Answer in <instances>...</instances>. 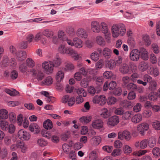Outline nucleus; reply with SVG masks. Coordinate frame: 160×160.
Wrapping results in <instances>:
<instances>
[{"label":"nucleus","mask_w":160,"mask_h":160,"mask_svg":"<svg viewBox=\"0 0 160 160\" xmlns=\"http://www.w3.org/2000/svg\"><path fill=\"white\" fill-rule=\"evenodd\" d=\"M29 129L32 132H34V129H35L36 132L37 133H38L40 131V128L38 125L35 123H32L30 125Z\"/></svg>","instance_id":"obj_22"},{"label":"nucleus","mask_w":160,"mask_h":160,"mask_svg":"<svg viewBox=\"0 0 160 160\" xmlns=\"http://www.w3.org/2000/svg\"><path fill=\"white\" fill-rule=\"evenodd\" d=\"M148 72L150 74L155 77L158 76L159 74L158 68L155 66L151 67L149 69Z\"/></svg>","instance_id":"obj_12"},{"label":"nucleus","mask_w":160,"mask_h":160,"mask_svg":"<svg viewBox=\"0 0 160 160\" xmlns=\"http://www.w3.org/2000/svg\"><path fill=\"white\" fill-rule=\"evenodd\" d=\"M93 101L94 103H99L101 105H103L106 102L107 99L104 95L95 96L93 99Z\"/></svg>","instance_id":"obj_7"},{"label":"nucleus","mask_w":160,"mask_h":160,"mask_svg":"<svg viewBox=\"0 0 160 160\" xmlns=\"http://www.w3.org/2000/svg\"><path fill=\"white\" fill-rule=\"evenodd\" d=\"M158 97V93L156 92H152L148 95L149 100L153 101L156 100Z\"/></svg>","instance_id":"obj_34"},{"label":"nucleus","mask_w":160,"mask_h":160,"mask_svg":"<svg viewBox=\"0 0 160 160\" xmlns=\"http://www.w3.org/2000/svg\"><path fill=\"white\" fill-rule=\"evenodd\" d=\"M64 73L62 71H60L57 73L56 78L58 82H60L62 79L64 77Z\"/></svg>","instance_id":"obj_38"},{"label":"nucleus","mask_w":160,"mask_h":160,"mask_svg":"<svg viewBox=\"0 0 160 160\" xmlns=\"http://www.w3.org/2000/svg\"><path fill=\"white\" fill-rule=\"evenodd\" d=\"M131 136L130 132L127 131L125 130L123 132H119L118 135V138L121 140L124 139L128 141L131 139Z\"/></svg>","instance_id":"obj_6"},{"label":"nucleus","mask_w":160,"mask_h":160,"mask_svg":"<svg viewBox=\"0 0 160 160\" xmlns=\"http://www.w3.org/2000/svg\"><path fill=\"white\" fill-rule=\"evenodd\" d=\"M76 35L80 38H86L87 37V34L86 31L81 28H79L77 30Z\"/></svg>","instance_id":"obj_11"},{"label":"nucleus","mask_w":160,"mask_h":160,"mask_svg":"<svg viewBox=\"0 0 160 160\" xmlns=\"http://www.w3.org/2000/svg\"><path fill=\"white\" fill-rule=\"evenodd\" d=\"M90 58L92 60L96 62L99 59V55L97 52L94 51L91 54Z\"/></svg>","instance_id":"obj_32"},{"label":"nucleus","mask_w":160,"mask_h":160,"mask_svg":"<svg viewBox=\"0 0 160 160\" xmlns=\"http://www.w3.org/2000/svg\"><path fill=\"white\" fill-rule=\"evenodd\" d=\"M152 48L154 52L158 54L159 52V48L158 45L156 43H153L152 45Z\"/></svg>","instance_id":"obj_54"},{"label":"nucleus","mask_w":160,"mask_h":160,"mask_svg":"<svg viewBox=\"0 0 160 160\" xmlns=\"http://www.w3.org/2000/svg\"><path fill=\"white\" fill-rule=\"evenodd\" d=\"M41 134L43 137H45L47 138H49L51 137L50 134L47 131L44 129L42 130Z\"/></svg>","instance_id":"obj_63"},{"label":"nucleus","mask_w":160,"mask_h":160,"mask_svg":"<svg viewBox=\"0 0 160 160\" xmlns=\"http://www.w3.org/2000/svg\"><path fill=\"white\" fill-rule=\"evenodd\" d=\"M122 90L120 87L115 88L114 90H113L112 93L113 94L116 96H119L122 94Z\"/></svg>","instance_id":"obj_43"},{"label":"nucleus","mask_w":160,"mask_h":160,"mask_svg":"<svg viewBox=\"0 0 160 160\" xmlns=\"http://www.w3.org/2000/svg\"><path fill=\"white\" fill-rule=\"evenodd\" d=\"M126 31L125 26L122 23L113 25L112 27V36L114 38H117L119 35L123 36Z\"/></svg>","instance_id":"obj_1"},{"label":"nucleus","mask_w":160,"mask_h":160,"mask_svg":"<svg viewBox=\"0 0 160 160\" xmlns=\"http://www.w3.org/2000/svg\"><path fill=\"white\" fill-rule=\"evenodd\" d=\"M152 126L153 128L156 130H160V122L158 121H155L153 122Z\"/></svg>","instance_id":"obj_53"},{"label":"nucleus","mask_w":160,"mask_h":160,"mask_svg":"<svg viewBox=\"0 0 160 160\" xmlns=\"http://www.w3.org/2000/svg\"><path fill=\"white\" fill-rule=\"evenodd\" d=\"M130 79L131 78L128 76L123 77L122 78V81L123 82L122 85L124 87H126V84L129 82Z\"/></svg>","instance_id":"obj_61"},{"label":"nucleus","mask_w":160,"mask_h":160,"mask_svg":"<svg viewBox=\"0 0 160 160\" xmlns=\"http://www.w3.org/2000/svg\"><path fill=\"white\" fill-rule=\"evenodd\" d=\"M18 72L15 70L12 71L10 74V77L12 79H16L18 78Z\"/></svg>","instance_id":"obj_52"},{"label":"nucleus","mask_w":160,"mask_h":160,"mask_svg":"<svg viewBox=\"0 0 160 160\" xmlns=\"http://www.w3.org/2000/svg\"><path fill=\"white\" fill-rule=\"evenodd\" d=\"M8 123L6 121L2 120L1 121L0 126L1 128L3 130L7 131L8 127Z\"/></svg>","instance_id":"obj_35"},{"label":"nucleus","mask_w":160,"mask_h":160,"mask_svg":"<svg viewBox=\"0 0 160 160\" xmlns=\"http://www.w3.org/2000/svg\"><path fill=\"white\" fill-rule=\"evenodd\" d=\"M27 66L29 68H32L35 66V63L31 58H28L26 60Z\"/></svg>","instance_id":"obj_48"},{"label":"nucleus","mask_w":160,"mask_h":160,"mask_svg":"<svg viewBox=\"0 0 160 160\" xmlns=\"http://www.w3.org/2000/svg\"><path fill=\"white\" fill-rule=\"evenodd\" d=\"M112 54V51L111 49L108 48H104L102 54L105 58L107 59L110 58L111 57Z\"/></svg>","instance_id":"obj_14"},{"label":"nucleus","mask_w":160,"mask_h":160,"mask_svg":"<svg viewBox=\"0 0 160 160\" xmlns=\"http://www.w3.org/2000/svg\"><path fill=\"white\" fill-rule=\"evenodd\" d=\"M42 68L48 74L52 73L53 70V66L52 61H48L44 62L42 64Z\"/></svg>","instance_id":"obj_2"},{"label":"nucleus","mask_w":160,"mask_h":160,"mask_svg":"<svg viewBox=\"0 0 160 160\" xmlns=\"http://www.w3.org/2000/svg\"><path fill=\"white\" fill-rule=\"evenodd\" d=\"M127 88L131 91L136 89L137 88V85L133 83H130L127 85Z\"/></svg>","instance_id":"obj_46"},{"label":"nucleus","mask_w":160,"mask_h":160,"mask_svg":"<svg viewBox=\"0 0 160 160\" xmlns=\"http://www.w3.org/2000/svg\"><path fill=\"white\" fill-rule=\"evenodd\" d=\"M64 51L65 53L71 56L75 60H78L79 58V56L77 54V52L71 48H65Z\"/></svg>","instance_id":"obj_4"},{"label":"nucleus","mask_w":160,"mask_h":160,"mask_svg":"<svg viewBox=\"0 0 160 160\" xmlns=\"http://www.w3.org/2000/svg\"><path fill=\"white\" fill-rule=\"evenodd\" d=\"M157 83L156 81L153 80L149 82V89L151 91H154L156 89Z\"/></svg>","instance_id":"obj_27"},{"label":"nucleus","mask_w":160,"mask_h":160,"mask_svg":"<svg viewBox=\"0 0 160 160\" xmlns=\"http://www.w3.org/2000/svg\"><path fill=\"white\" fill-rule=\"evenodd\" d=\"M20 71L22 73H24L27 70V68L25 63H22L21 64L19 67Z\"/></svg>","instance_id":"obj_57"},{"label":"nucleus","mask_w":160,"mask_h":160,"mask_svg":"<svg viewBox=\"0 0 160 160\" xmlns=\"http://www.w3.org/2000/svg\"><path fill=\"white\" fill-rule=\"evenodd\" d=\"M91 28L93 32L98 33L100 31V26L96 21H93L91 23Z\"/></svg>","instance_id":"obj_15"},{"label":"nucleus","mask_w":160,"mask_h":160,"mask_svg":"<svg viewBox=\"0 0 160 160\" xmlns=\"http://www.w3.org/2000/svg\"><path fill=\"white\" fill-rule=\"evenodd\" d=\"M123 151L125 154L128 155L132 151L131 148L128 145H126L123 148Z\"/></svg>","instance_id":"obj_62"},{"label":"nucleus","mask_w":160,"mask_h":160,"mask_svg":"<svg viewBox=\"0 0 160 160\" xmlns=\"http://www.w3.org/2000/svg\"><path fill=\"white\" fill-rule=\"evenodd\" d=\"M37 143L40 146H44L47 145V142L42 138H41L38 140Z\"/></svg>","instance_id":"obj_64"},{"label":"nucleus","mask_w":160,"mask_h":160,"mask_svg":"<svg viewBox=\"0 0 160 160\" xmlns=\"http://www.w3.org/2000/svg\"><path fill=\"white\" fill-rule=\"evenodd\" d=\"M18 138L22 140H28L30 138L29 133L23 129H21L18 132Z\"/></svg>","instance_id":"obj_3"},{"label":"nucleus","mask_w":160,"mask_h":160,"mask_svg":"<svg viewBox=\"0 0 160 160\" xmlns=\"http://www.w3.org/2000/svg\"><path fill=\"white\" fill-rule=\"evenodd\" d=\"M116 102V98L112 96L109 97L107 100V103L108 105L114 104Z\"/></svg>","instance_id":"obj_37"},{"label":"nucleus","mask_w":160,"mask_h":160,"mask_svg":"<svg viewBox=\"0 0 160 160\" xmlns=\"http://www.w3.org/2000/svg\"><path fill=\"white\" fill-rule=\"evenodd\" d=\"M140 56V51L137 49L132 50L130 54V59L134 61H138Z\"/></svg>","instance_id":"obj_5"},{"label":"nucleus","mask_w":160,"mask_h":160,"mask_svg":"<svg viewBox=\"0 0 160 160\" xmlns=\"http://www.w3.org/2000/svg\"><path fill=\"white\" fill-rule=\"evenodd\" d=\"M120 71L123 74H131L133 71L130 69L128 65L123 64L120 68Z\"/></svg>","instance_id":"obj_10"},{"label":"nucleus","mask_w":160,"mask_h":160,"mask_svg":"<svg viewBox=\"0 0 160 160\" xmlns=\"http://www.w3.org/2000/svg\"><path fill=\"white\" fill-rule=\"evenodd\" d=\"M132 122L135 123H138L140 122V114H136L132 118Z\"/></svg>","instance_id":"obj_50"},{"label":"nucleus","mask_w":160,"mask_h":160,"mask_svg":"<svg viewBox=\"0 0 160 160\" xmlns=\"http://www.w3.org/2000/svg\"><path fill=\"white\" fill-rule=\"evenodd\" d=\"M156 138L153 137H151L149 139L148 145L149 147L153 148L156 145Z\"/></svg>","instance_id":"obj_31"},{"label":"nucleus","mask_w":160,"mask_h":160,"mask_svg":"<svg viewBox=\"0 0 160 160\" xmlns=\"http://www.w3.org/2000/svg\"><path fill=\"white\" fill-rule=\"evenodd\" d=\"M136 97V94L133 91L130 92L127 97L128 98L129 100H133Z\"/></svg>","instance_id":"obj_58"},{"label":"nucleus","mask_w":160,"mask_h":160,"mask_svg":"<svg viewBox=\"0 0 160 160\" xmlns=\"http://www.w3.org/2000/svg\"><path fill=\"white\" fill-rule=\"evenodd\" d=\"M105 66L110 69H113L116 66L115 61L112 59L107 61L106 62Z\"/></svg>","instance_id":"obj_18"},{"label":"nucleus","mask_w":160,"mask_h":160,"mask_svg":"<svg viewBox=\"0 0 160 160\" xmlns=\"http://www.w3.org/2000/svg\"><path fill=\"white\" fill-rule=\"evenodd\" d=\"M52 62L53 67H57L60 66L62 62L61 59L59 57H57Z\"/></svg>","instance_id":"obj_29"},{"label":"nucleus","mask_w":160,"mask_h":160,"mask_svg":"<svg viewBox=\"0 0 160 160\" xmlns=\"http://www.w3.org/2000/svg\"><path fill=\"white\" fill-rule=\"evenodd\" d=\"M93 143L95 145H98L101 142V138L100 137L97 136L94 137L93 138Z\"/></svg>","instance_id":"obj_59"},{"label":"nucleus","mask_w":160,"mask_h":160,"mask_svg":"<svg viewBox=\"0 0 160 160\" xmlns=\"http://www.w3.org/2000/svg\"><path fill=\"white\" fill-rule=\"evenodd\" d=\"M16 146L17 148H21L22 150H25L26 149L24 142L23 141L20 140L18 141Z\"/></svg>","instance_id":"obj_33"},{"label":"nucleus","mask_w":160,"mask_h":160,"mask_svg":"<svg viewBox=\"0 0 160 160\" xmlns=\"http://www.w3.org/2000/svg\"><path fill=\"white\" fill-rule=\"evenodd\" d=\"M121 105L122 107L126 108H130L132 106V104L131 101L126 100L122 101L121 102Z\"/></svg>","instance_id":"obj_24"},{"label":"nucleus","mask_w":160,"mask_h":160,"mask_svg":"<svg viewBox=\"0 0 160 160\" xmlns=\"http://www.w3.org/2000/svg\"><path fill=\"white\" fill-rule=\"evenodd\" d=\"M90 160H96L98 158L97 154L95 151H92L89 154Z\"/></svg>","instance_id":"obj_41"},{"label":"nucleus","mask_w":160,"mask_h":160,"mask_svg":"<svg viewBox=\"0 0 160 160\" xmlns=\"http://www.w3.org/2000/svg\"><path fill=\"white\" fill-rule=\"evenodd\" d=\"M96 83L98 87H100L102 85L104 80V78L102 77H96Z\"/></svg>","instance_id":"obj_40"},{"label":"nucleus","mask_w":160,"mask_h":160,"mask_svg":"<svg viewBox=\"0 0 160 160\" xmlns=\"http://www.w3.org/2000/svg\"><path fill=\"white\" fill-rule=\"evenodd\" d=\"M102 113L100 114L101 116L104 118H107L111 115L110 112L107 108L102 109Z\"/></svg>","instance_id":"obj_26"},{"label":"nucleus","mask_w":160,"mask_h":160,"mask_svg":"<svg viewBox=\"0 0 160 160\" xmlns=\"http://www.w3.org/2000/svg\"><path fill=\"white\" fill-rule=\"evenodd\" d=\"M91 116L83 117L79 119V120L81 122L85 124L91 121Z\"/></svg>","instance_id":"obj_30"},{"label":"nucleus","mask_w":160,"mask_h":160,"mask_svg":"<svg viewBox=\"0 0 160 160\" xmlns=\"http://www.w3.org/2000/svg\"><path fill=\"white\" fill-rule=\"evenodd\" d=\"M103 122L101 119H97L93 121L92 122V126L94 128L99 129L103 127Z\"/></svg>","instance_id":"obj_9"},{"label":"nucleus","mask_w":160,"mask_h":160,"mask_svg":"<svg viewBox=\"0 0 160 160\" xmlns=\"http://www.w3.org/2000/svg\"><path fill=\"white\" fill-rule=\"evenodd\" d=\"M109 89L111 90H113L116 88L117 83L115 81H112L109 82Z\"/></svg>","instance_id":"obj_55"},{"label":"nucleus","mask_w":160,"mask_h":160,"mask_svg":"<svg viewBox=\"0 0 160 160\" xmlns=\"http://www.w3.org/2000/svg\"><path fill=\"white\" fill-rule=\"evenodd\" d=\"M150 60L151 63L153 64H156L157 62L156 57L153 53H152L150 55Z\"/></svg>","instance_id":"obj_60"},{"label":"nucleus","mask_w":160,"mask_h":160,"mask_svg":"<svg viewBox=\"0 0 160 160\" xmlns=\"http://www.w3.org/2000/svg\"><path fill=\"white\" fill-rule=\"evenodd\" d=\"M89 84V81L87 78L83 79L81 82V86L84 88H86Z\"/></svg>","instance_id":"obj_45"},{"label":"nucleus","mask_w":160,"mask_h":160,"mask_svg":"<svg viewBox=\"0 0 160 160\" xmlns=\"http://www.w3.org/2000/svg\"><path fill=\"white\" fill-rule=\"evenodd\" d=\"M76 92L78 95H81L83 97H85L87 95V93L85 90L81 88H79L76 89Z\"/></svg>","instance_id":"obj_28"},{"label":"nucleus","mask_w":160,"mask_h":160,"mask_svg":"<svg viewBox=\"0 0 160 160\" xmlns=\"http://www.w3.org/2000/svg\"><path fill=\"white\" fill-rule=\"evenodd\" d=\"M148 67V65L147 62H141V71H144L147 69Z\"/></svg>","instance_id":"obj_49"},{"label":"nucleus","mask_w":160,"mask_h":160,"mask_svg":"<svg viewBox=\"0 0 160 160\" xmlns=\"http://www.w3.org/2000/svg\"><path fill=\"white\" fill-rule=\"evenodd\" d=\"M119 122V118L117 115H114L109 118L107 122L108 125L114 126L118 124Z\"/></svg>","instance_id":"obj_8"},{"label":"nucleus","mask_w":160,"mask_h":160,"mask_svg":"<svg viewBox=\"0 0 160 160\" xmlns=\"http://www.w3.org/2000/svg\"><path fill=\"white\" fill-rule=\"evenodd\" d=\"M124 112V110L122 108H116L114 111V112L116 115H122Z\"/></svg>","instance_id":"obj_47"},{"label":"nucleus","mask_w":160,"mask_h":160,"mask_svg":"<svg viewBox=\"0 0 160 160\" xmlns=\"http://www.w3.org/2000/svg\"><path fill=\"white\" fill-rule=\"evenodd\" d=\"M73 41L74 46L75 47L80 48L82 47L83 43L80 39L78 38H73Z\"/></svg>","instance_id":"obj_21"},{"label":"nucleus","mask_w":160,"mask_h":160,"mask_svg":"<svg viewBox=\"0 0 160 160\" xmlns=\"http://www.w3.org/2000/svg\"><path fill=\"white\" fill-rule=\"evenodd\" d=\"M16 56L18 59L20 61L24 60L26 58V53L25 51H19L16 54Z\"/></svg>","instance_id":"obj_13"},{"label":"nucleus","mask_w":160,"mask_h":160,"mask_svg":"<svg viewBox=\"0 0 160 160\" xmlns=\"http://www.w3.org/2000/svg\"><path fill=\"white\" fill-rule=\"evenodd\" d=\"M142 41L145 46H148L151 44V41L149 36L148 35H144L142 36Z\"/></svg>","instance_id":"obj_23"},{"label":"nucleus","mask_w":160,"mask_h":160,"mask_svg":"<svg viewBox=\"0 0 160 160\" xmlns=\"http://www.w3.org/2000/svg\"><path fill=\"white\" fill-rule=\"evenodd\" d=\"M149 128V124L146 122L141 124V134L144 135L145 132L147 131Z\"/></svg>","instance_id":"obj_20"},{"label":"nucleus","mask_w":160,"mask_h":160,"mask_svg":"<svg viewBox=\"0 0 160 160\" xmlns=\"http://www.w3.org/2000/svg\"><path fill=\"white\" fill-rule=\"evenodd\" d=\"M152 152L153 155L155 157H159L160 156V148L158 147H155L153 149Z\"/></svg>","instance_id":"obj_44"},{"label":"nucleus","mask_w":160,"mask_h":160,"mask_svg":"<svg viewBox=\"0 0 160 160\" xmlns=\"http://www.w3.org/2000/svg\"><path fill=\"white\" fill-rule=\"evenodd\" d=\"M9 60V58L7 56H4L1 63L2 67H6L8 65Z\"/></svg>","instance_id":"obj_42"},{"label":"nucleus","mask_w":160,"mask_h":160,"mask_svg":"<svg viewBox=\"0 0 160 160\" xmlns=\"http://www.w3.org/2000/svg\"><path fill=\"white\" fill-rule=\"evenodd\" d=\"M53 82L52 78L51 77H47L44 80L42 81V84L45 85H49L52 84Z\"/></svg>","instance_id":"obj_39"},{"label":"nucleus","mask_w":160,"mask_h":160,"mask_svg":"<svg viewBox=\"0 0 160 160\" xmlns=\"http://www.w3.org/2000/svg\"><path fill=\"white\" fill-rule=\"evenodd\" d=\"M96 41L97 43L102 46H104L105 42L102 37L100 36H97L96 38Z\"/></svg>","instance_id":"obj_36"},{"label":"nucleus","mask_w":160,"mask_h":160,"mask_svg":"<svg viewBox=\"0 0 160 160\" xmlns=\"http://www.w3.org/2000/svg\"><path fill=\"white\" fill-rule=\"evenodd\" d=\"M101 26L102 27V32L104 34H107L108 32V29L107 25L104 22H102Z\"/></svg>","instance_id":"obj_51"},{"label":"nucleus","mask_w":160,"mask_h":160,"mask_svg":"<svg viewBox=\"0 0 160 160\" xmlns=\"http://www.w3.org/2000/svg\"><path fill=\"white\" fill-rule=\"evenodd\" d=\"M43 35L47 38H51L53 35V32L50 29H46L42 32Z\"/></svg>","instance_id":"obj_25"},{"label":"nucleus","mask_w":160,"mask_h":160,"mask_svg":"<svg viewBox=\"0 0 160 160\" xmlns=\"http://www.w3.org/2000/svg\"><path fill=\"white\" fill-rule=\"evenodd\" d=\"M141 58L145 60H147L148 58V51L143 48H141Z\"/></svg>","instance_id":"obj_17"},{"label":"nucleus","mask_w":160,"mask_h":160,"mask_svg":"<svg viewBox=\"0 0 160 160\" xmlns=\"http://www.w3.org/2000/svg\"><path fill=\"white\" fill-rule=\"evenodd\" d=\"M43 126L46 129L50 130L53 127L52 122L50 119H47L44 122Z\"/></svg>","instance_id":"obj_16"},{"label":"nucleus","mask_w":160,"mask_h":160,"mask_svg":"<svg viewBox=\"0 0 160 160\" xmlns=\"http://www.w3.org/2000/svg\"><path fill=\"white\" fill-rule=\"evenodd\" d=\"M66 32L71 36L73 35L75 33L74 28L72 27H68L67 28Z\"/></svg>","instance_id":"obj_56"},{"label":"nucleus","mask_w":160,"mask_h":160,"mask_svg":"<svg viewBox=\"0 0 160 160\" xmlns=\"http://www.w3.org/2000/svg\"><path fill=\"white\" fill-rule=\"evenodd\" d=\"M8 112L5 109H2L0 110V119H6L8 117Z\"/></svg>","instance_id":"obj_19"}]
</instances>
